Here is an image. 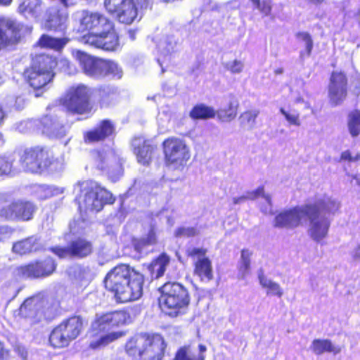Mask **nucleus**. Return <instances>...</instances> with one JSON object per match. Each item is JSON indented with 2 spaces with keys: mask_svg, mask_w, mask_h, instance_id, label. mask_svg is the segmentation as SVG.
Segmentation results:
<instances>
[{
  "mask_svg": "<svg viewBox=\"0 0 360 360\" xmlns=\"http://www.w3.org/2000/svg\"><path fill=\"white\" fill-rule=\"evenodd\" d=\"M195 274L200 277L202 280L210 281L212 279V263L207 257H202L196 261Z\"/></svg>",
  "mask_w": 360,
  "mask_h": 360,
  "instance_id": "obj_33",
  "label": "nucleus"
},
{
  "mask_svg": "<svg viewBox=\"0 0 360 360\" xmlns=\"http://www.w3.org/2000/svg\"><path fill=\"white\" fill-rule=\"evenodd\" d=\"M13 0H0V5L9 6Z\"/></svg>",
  "mask_w": 360,
  "mask_h": 360,
  "instance_id": "obj_62",
  "label": "nucleus"
},
{
  "mask_svg": "<svg viewBox=\"0 0 360 360\" xmlns=\"http://www.w3.org/2000/svg\"><path fill=\"white\" fill-rule=\"evenodd\" d=\"M56 264L51 258L42 262H37L18 269V274L25 278H37L50 276L55 271Z\"/></svg>",
  "mask_w": 360,
  "mask_h": 360,
  "instance_id": "obj_18",
  "label": "nucleus"
},
{
  "mask_svg": "<svg viewBox=\"0 0 360 360\" xmlns=\"http://www.w3.org/2000/svg\"><path fill=\"white\" fill-rule=\"evenodd\" d=\"M227 69L233 74L240 73L244 68V64L242 61L234 60L226 64Z\"/></svg>",
  "mask_w": 360,
  "mask_h": 360,
  "instance_id": "obj_51",
  "label": "nucleus"
},
{
  "mask_svg": "<svg viewBox=\"0 0 360 360\" xmlns=\"http://www.w3.org/2000/svg\"><path fill=\"white\" fill-rule=\"evenodd\" d=\"M207 250L204 248H192L187 250V255L191 257H196L198 260L205 257Z\"/></svg>",
  "mask_w": 360,
  "mask_h": 360,
  "instance_id": "obj_52",
  "label": "nucleus"
},
{
  "mask_svg": "<svg viewBox=\"0 0 360 360\" xmlns=\"http://www.w3.org/2000/svg\"><path fill=\"white\" fill-rule=\"evenodd\" d=\"M34 206L29 202L15 201L1 211V216L6 219L29 220L32 217Z\"/></svg>",
  "mask_w": 360,
  "mask_h": 360,
  "instance_id": "obj_20",
  "label": "nucleus"
},
{
  "mask_svg": "<svg viewBox=\"0 0 360 360\" xmlns=\"http://www.w3.org/2000/svg\"><path fill=\"white\" fill-rule=\"evenodd\" d=\"M40 191H44V195H40L41 198H49L53 195V191L51 187L49 186H42L39 187Z\"/></svg>",
  "mask_w": 360,
  "mask_h": 360,
  "instance_id": "obj_56",
  "label": "nucleus"
},
{
  "mask_svg": "<svg viewBox=\"0 0 360 360\" xmlns=\"http://www.w3.org/2000/svg\"><path fill=\"white\" fill-rule=\"evenodd\" d=\"M308 205L316 207V212L319 214H321V212L335 214L340 207V203L338 200L326 195L317 198L314 203Z\"/></svg>",
  "mask_w": 360,
  "mask_h": 360,
  "instance_id": "obj_28",
  "label": "nucleus"
},
{
  "mask_svg": "<svg viewBox=\"0 0 360 360\" xmlns=\"http://www.w3.org/2000/svg\"><path fill=\"white\" fill-rule=\"evenodd\" d=\"M79 41L89 46L106 51H114L120 46L119 37L114 24L98 33L89 32L79 39Z\"/></svg>",
  "mask_w": 360,
  "mask_h": 360,
  "instance_id": "obj_9",
  "label": "nucleus"
},
{
  "mask_svg": "<svg viewBox=\"0 0 360 360\" xmlns=\"http://www.w3.org/2000/svg\"><path fill=\"white\" fill-rule=\"evenodd\" d=\"M5 112L2 108L1 106H0V124L3 122L4 119L5 118Z\"/></svg>",
  "mask_w": 360,
  "mask_h": 360,
  "instance_id": "obj_61",
  "label": "nucleus"
},
{
  "mask_svg": "<svg viewBox=\"0 0 360 360\" xmlns=\"http://www.w3.org/2000/svg\"><path fill=\"white\" fill-rule=\"evenodd\" d=\"M347 77L342 72H333L328 86V97L333 105H340L347 96Z\"/></svg>",
  "mask_w": 360,
  "mask_h": 360,
  "instance_id": "obj_19",
  "label": "nucleus"
},
{
  "mask_svg": "<svg viewBox=\"0 0 360 360\" xmlns=\"http://www.w3.org/2000/svg\"><path fill=\"white\" fill-rule=\"evenodd\" d=\"M176 360H205L204 354L195 355L192 354L188 347L181 348L176 353Z\"/></svg>",
  "mask_w": 360,
  "mask_h": 360,
  "instance_id": "obj_47",
  "label": "nucleus"
},
{
  "mask_svg": "<svg viewBox=\"0 0 360 360\" xmlns=\"http://www.w3.org/2000/svg\"><path fill=\"white\" fill-rule=\"evenodd\" d=\"M200 230L197 227H179L174 231L176 237H193L198 235Z\"/></svg>",
  "mask_w": 360,
  "mask_h": 360,
  "instance_id": "obj_48",
  "label": "nucleus"
},
{
  "mask_svg": "<svg viewBox=\"0 0 360 360\" xmlns=\"http://www.w3.org/2000/svg\"><path fill=\"white\" fill-rule=\"evenodd\" d=\"M157 243V229L155 226H151L147 235L134 240L133 244L135 250L141 253L145 248L150 245H153Z\"/></svg>",
  "mask_w": 360,
  "mask_h": 360,
  "instance_id": "obj_32",
  "label": "nucleus"
},
{
  "mask_svg": "<svg viewBox=\"0 0 360 360\" xmlns=\"http://www.w3.org/2000/svg\"><path fill=\"white\" fill-rule=\"evenodd\" d=\"M24 74L30 86L36 89L44 87L54 76V73H48L43 70L37 71L30 68H27Z\"/></svg>",
  "mask_w": 360,
  "mask_h": 360,
  "instance_id": "obj_25",
  "label": "nucleus"
},
{
  "mask_svg": "<svg viewBox=\"0 0 360 360\" xmlns=\"http://www.w3.org/2000/svg\"><path fill=\"white\" fill-rule=\"evenodd\" d=\"M294 101H295V103H300L304 102L303 98L301 97L300 96H297V97H295Z\"/></svg>",
  "mask_w": 360,
  "mask_h": 360,
  "instance_id": "obj_63",
  "label": "nucleus"
},
{
  "mask_svg": "<svg viewBox=\"0 0 360 360\" xmlns=\"http://www.w3.org/2000/svg\"><path fill=\"white\" fill-rule=\"evenodd\" d=\"M122 75V69L117 63L110 60H104L102 79L105 77L120 79Z\"/></svg>",
  "mask_w": 360,
  "mask_h": 360,
  "instance_id": "obj_38",
  "label": "nucleus"
},
{
  "mask_svg": "<svg viewBox=\"0 0 360 360\" xmlns=\"http://www.w3.org/2000/svg\"><path fill=\"white\" fill-rule=\"evenodd\" d=\"M297 39L304 44L307 56H310L313 49V41L308 32H298L296 34Z\"/></svg>",
  "mask_w": 360,
  "mask_h": 360,
  "instance_id": "obj_49",
  "label": "nucleus"
},
{
  "mask_svg": "<svg viewBox=\"0 0 360 360\" xmlns=\"http://www.w3.org/2000/svg\"><path fill=\"white\" fill-rule=\"evenodd\" d=\"M8 352L0 342V360H8Z\"/></svg>",
  "mask_w": 360,
  "mask_h": 360,
  "instance_id": "obj_58",
  "label": "nucleus"
},
{
  "mask_svg": "<svg viewBox=\"0 0 360 360\" xmlns=\"http://www.w3.org/2000/svg\"><path fill=\"white\" fill-rule=\"evenodd\" d=\"M258 278L259 284L263 288L266 290V293L268 295H275L278 297H282L283 292L278 283L267 278L262 273L259 274Z\"/></svg>",
  "mask_w": 360,
  "mask_h": 360,
  "instance_id": "obj_37",
  "label": "nucleus"
},
{
  "mask_svg": "<svg viewBox=\"0 0 360 360\" xmlns=\"http://www.w3.org/2000/svg\"><path fill=\"white\" fill-rule=\"evenodd\" d=\"M160 306L165 314L177 316L182 314L190 302L186 288L179 283H167L160 288Z\"/></svg>",
  "mask_w": 360,
  "mask_h": 360,
  "instance_id": "obj_4",
  "label": "nucleus"
},
{
  "mask_svg": "<svg viewBox=\"0 0 360 360\" xmlns=\"http://www.w3.org/2000/svg\"><path fill=\"white\" fill-rule=\"evenodd\" d=\"M252 252L248 249L241 250L240 257L238 262L250 264Z\"/></svg>",
  "mask_w": 360,
  "mask_h": 360,
  "instance_id": "obj_54",
  "label": "nucleus"
},
{
  "mask_svg": "<svg viewBox=\"0 0 360 360\" xmlns=\"http://www.w3.org/2000/svg\"><path fill=\"white\" fill-rule=\"evenodd\" d=\"M73 192L81 210L98 212L105 204H112L115 201L111 193L90 181L79 182L75 186Z\"/></svg>",
  "mask_w": 360,
  "mask_h": 360,
  "instance_id": "obj_2",
  "label": "nucleus"
},
{
  "mask_svg": "<svg viewBox=\"0 0 360 360\" xmlns=\"http://www.w3.org/2000/svg\"><path fill=\"white\" fill-rule=\"evenodd\" d=\"M46 304V300L41 295L27 298L20 307V314L25 317L35 319L44 313Z\"/></svg>",
  "mask_w": 360,
  "mask_h": 360,
  "instance_id": "obj_21",
  "label": "nucleus"
},
{
  "mask_svg": "<svg viewBox=\"0 0 360 360\" xmlns=\"http://www.w3.org/2000/svg\"><path fill=\"white\" fill-rule=\"evenodd\" d=\"M134 153L139 163L148 165L150 162L154 147L142 137H136L131 141Z\"/></svg>",
  "mask_w": 360,
  "mask_h": 360,
  "instance_id": "obj_22",
  "label": "nucleus"
},
{
  "mask_svg": "<svg viewBox=\"0 0 360 360\" xmlns=\"http://www.w3.org/2000/svg\"><path fill=\"white\" fill-rule=\"evenodd\" d=\"M165 164L174 170H182L191 158L190 148L185 140L170 137L164 141Z\"/></svg>",
  "mask_w": 360,
  "mask_h": 360,
  "instance_id": "obj_5",
  "label": "nucleus"
},
{
  "mask_svg": "<svg viewBox=\"0 0 360 360\" xmlns=\"http://www.w3.org/2000/svg\"><path fill=\"white\" fill-rule=\"evenodd\" d=\"M259 196H262L266 203H268L269 207H266L265 209L262 210V211L265 213H267L268 212H270L271 210V196L269 194H266L264 191L263 187L258 188L256 191L249 193L248 195H242L240 197H235L233 198V202L235 205L240 204L243 202H245L247 199H255Z\"/></svg>",
  "mask_w": 360,
  "mask_h": 360,
  "instance_id": "obj_34",
  "label": "nucleus"
},
{
  "mask_svg": "<svg viewBox=\"0 0 360 360\" xmlns=\"http://www.w3.org/2000/svg\"><path fill=\"white\" fill-rule=\"evenodd\" d=\"M307 205L284 210L275 216L273 226L278 229H294L302 225L307 217Z\"/></svg>",
  "mask_w": 360,
  "mask_h": 360,
  "instance_id": "obj_12",
  "label": "nucleus"
},
{
  "mask_svg": "<svg viewBox=\"0 0 360 360\" xmlns=\"http://www.w3.org/2000/svg\"><path fill=\"white\" fill-rule=\"evenodd\" d=\"M68 19V15L64 12L53 11L50 13L46 23L45 27L49 30L62 29Z\"/></svg>",
  "mask_w": 360,
  "mask_h": 360,
  "instance_id": "obj_36",
  "label": "nucleus"
},
{
  "mask_svg": "<svg viewBox=\"0 0 360 360\" xmlns=\"http://www.w3.org/2000/svg\"><path fill=\"white\" fill-rule=\"evenodd\" d=\"M165 347L163 338L158 334H139L125 345L126 352L141 360H161Z\"/></svg>",
  "mask_w": 360,
  "mask_h": 360,
  "instance_id": "obj_3",
  "label": "nucleus"
},
{
  "mask_svg": "<svg viewBox=\"0 0 360 360\" xmlns=\"http://www.w3.org/2000/svg\"><path fill=\"white\" fill-rule=\"evenodd\" d=\"M124 335V333L117 331L101 335L98 338L91 340L89 343V347L93 349H101L107 346L110 342L122 337Z\"/></svg>",
  "mask_w": 360,
  "mask_h": 360,
  "instance_id": "obj_35",
  "label": "nucleus"
},
{
  "mask_svg": "<svg viewBox=\"0 0 360 360\" xmlns=\"http://www.w3.org/2000/svg\"><path fill=\"white\" fill-rule=\"evenodd\" d=\"M127 314L122 311H116L101 315H96L91 323V332L97 335L100 332L109 330L114 326L126 323Z\"/></svg>",
  "mask_w": 360,
  "mask_h": 360,
  "instance_id": "obj_16",
  "label": "nucleus"
},
{
  "mask_svg": "<svg viewBox=\"0 0 360 360\" xmlns=\"http://www.w3.org/2000/svg\"><path fill=\"white\" fill-rule=\"evenodd\" d=\"M91 91L84 85L71 87L60 98L61 104L70 112L84 114L91 110L89 98Z\"/></svg>",
  "mask_w": 360,
  "mask_h": 360,
  "instance_id": "obj_8",
  "label": "nucleus"
},
{
  "mask_svg": "<svg viewBox=\"0 0 360 360\" xmlns=\"http://www.w3.org/2000/svg\"><path fill=\"white\" fill-rule=\"evenodd\" d=\"M49 150L46 147L34 146L25 148L20 155V162L24 170L32 173L48 167L51 164Z\"/></svg>",
  "mask_w": 360,
  "mask_h": 360,
  "instance_id": "obj_10",
  "label": "nucleus"
},
{
  "mask_svg": "<svg viewBox=\"0 0 360 360\" xmlns=\"http://www.w3.org/2000/svg\"><path fill=\"white\" fill-rule=\"evenodd\" d=\"M67 42L68 40L65 39L55 38L47 34H43L39 39L37 44L41 47L60 50Z\"/></svg>",
  "mask_w": 360,
  "mask_h": 360,
  "instance_id": "obj_40",
  "label": "nucleus"
},
{
  "mask_svg": "<svg viewBox=\"0 0 360 360\" xmlns=\"http://www.w3.org/2000/svg\"><path fill=\"white\" fill-rule=\"evenodd\" d=\"M310 349L316 355H321L324 352L339 354L341 348L339 346L334 345L330 340L328 339H315L311 342Z\"/></svg>",
  "mask_w": 360,
  "mask_h": 360,
  "instance_id": "obj_30",
  "label": "nucleus"
},
{
  "mask_svg": "<svg viewBox=\"0 0 360 360\" xmlns=\"http://www.w3.org/2000/svg\"><path fill=\"white\" fill-rule=\"evenodd\" d=\"M347 127L352 137L360 134V111L354 110L349 114Z\"/></svg>",
  "mask_w": 360,
  "mask_h": 360,
  "instance_id": "obj_43",
  "label": "nucleus"
},
{
  "mask_svg": "<svg viewBox=\"0 0 360 360\" xmlns=\"http://www.w3.org/2000/svg\"><path fill=\"white\" fill-rule=\"evenodd\" d=\"M280 112L284 116L289 125L300 127L301 125L300 114L295 110H286L283 108H280Z\"/></svg>",
  "mask_w": 360,
  "mask_h": 360,
  "instance_id": "obj_46",
  "label": "nucleus"
},
{
  "mask_svg": "<svg viewBox=\"0 0 360 360\" xmlns=\"http://www.w3.org/2000/svg\"><path fill=\"white\" fill-rule=\"evenodd\" d=\"M250 269V264H245L238 262V278L243 279L249 274Z\"/></svg>",
  "mask_w": 360,
  "mask_h": 360,
  "instance_id": "obj_53",
  "label": "nucleus"
},
{
  "mask_svg": "<svg viewBox=\"0 0 360 360\" xmlns=\"http://www.w3.org/2000/svg\"><path fill=\"white\" fill-rule=\"evenodd\" d=\"M93 247L91 242L84 238H77L72 241L67 247H54L51 251L59 258L87 257L92 252Z\"/></svg>",
  "mask_w": 360,
  "mask_h": 360,
  "instance_id": "obj_15",
  "label": "nucleus"
},
{
  "mask_svg": "<svg viewBox=\"0 0 360 360\" xmlns=\"http://www.w3.org/2000/svg\"><path fill=\"white\" fill-rule=\"evenodd\" d=\"M94 157L97 167L101 170L110 169L116 162L112 152H96Z\"/></svg>",
  "mask_w": 360,
  "mask_h": 360,
  "instance_id": "obj_39",
  "label": "nucleus"
},
{
  "mask_svg": "<svg viewBox=\"0 0 360 360\" xmlns=\"http://www.w3.org/2000/svg\"><path fill=\"white\" fill-rule=\"evenodd\" d=\"M18 11L25 17L37 18L42 11L41 0H22Z\"/></svg>",
  "mask_w": 360,
  "mask_h": 360,
  "instance_id": "obj_31",
  "label": "nucleus"
},
{
  "mask_svg": "<svg viewBox=\"0 0 360 360\" xmlns=\"http://www.w3.org/2000/svg\"><path fill=\"white\" fill-rule=\"evenodd\" d=\"M214 115L215 112L212 108L202 104L195 106L190 112V116L193 119H208Z\"/></svg>",
  "mask_w": 360,
  "mask_h": 360,
  "instance_id": "obj_44",
  "label": "nucleus"
},
{
  "mask_svg": "<svg viewBox=\"0 0 360 360\" xmlns=\"http://www.w3.org/2000/svg\"><path fill=\"white\" fill-rule=\"evenodd\" d=\"M15 171L13 169V161L6 157H0V174H8Z\"/></svg>",
  "mask_w": 360,
  "mask_h": 360,
  "instance_id": "obj_50",
  "label": "nucleus"
},
{
  "mask_svg": "<svg viewBox=\"0 0 360 360\" xmlns=\"http://www.w3.org/2000/svg\"><path fill=\"white\" fill-rule=\"evenodd\" d=\"M105 286L121 302L139 299L143 293V276L129 265L120 264L105 276Z\"/></svg>",
  "mask_w": 360,
  "mask_h": 360,
  "instance_id": "obj_1",
  "label": "nucleus"
},
{
  "mask_svg": "<svg viewBox=\"0 0 360 360\" xmlns=\"http://www.w3.org/2000/svg\"><path fill=\"white\" fill-rule=\"evenodd\" d=\"M169 263V257L165 254H162L159 257L152 263L151 268L153 274H155V277L159 278L165 274L166 267Z\"/></svg>",
  "mask_w": 360,
  "mask_h": 360,
  "instance_id": "obj_45",
  "label": "nucleus"
},
{
  "mask_svg": "<svg viewBox=\"0 0 360 360\" xmlns=\"http://www.w3.org/2000/svg\"><path fill=\"white\" fill-rule=\"evenodd\" d=\"M177 41L173 34L162 36L157 46L160 53L158 61L162 68V64L169 60L171 55L175 51Z\"/></svg>",
  "mask_w": 360,
  "mask_h": 360,
  "instance_id": "obj_24",
  "label": "nucleus"
},
{
  "mask_svg": "<svg viewBox=\"0 0 360 360\" xmlns=\"http://www.w3.org/2000/svg\"><path fill=\"white\" fill-rule=\"evenodd\" d=\"M342 160H348L349 162H357L360 160V153H356L353 156L349 150H345L341 154Z\"/></svg>",
  "mask_w": 360,
  "mask_h": 360,
  "instance_id": "obj_55",
  "label": "nucleus"
},
{
  "mask_svg": "<svg viewBox=\"0 0 360 360\" xmlns=\"http://www.w3.org/2000/svg\"><path fill=\"white\" fill-rule=\"evenodd\" d=\"M282 73H283V69H281V68H279V69H277L275 70V74H276V75L282 74Z\"/></svg>",
  "mask_w": 360,
  "mask_h": 360,
  "instance_id": "obj_64",
  "label": "nucleus"
},
{
  "mask_svg": "<svg viewBox=\"0 0 360 360\" xmlns=\"http://www.w3.org/2000/svg\"><path fill=\"white\" fill-rule=\"evenodd\" d=\"M307 215L309 226L307 229L308 236L315 242L321 243L328 234L330 226V220L323 214L316 212V207L307 205Z\"/></svg>",
  "mask_w": 360,
  "mask_h": 360,
  "instance_id": "obj_13",
  "label": "nucleus"
},
{
  "mask_svg": "<svg viewBox=\"0 0 360 360\" xmlns=\"http://www.w3.org/2000/svg\"><path fill=\"white\" fill-rule=\"evenodd\" d=\"M115 166L119 169V171H116V174H114L113 171H108V172L110 178L112 179V181H117L118 179V178L120 176H122V171L120 168V166L118 164H116Z\"/></svg>",
  "mask_w": 360,
  "mask_h": 360,
  "instance_id": "obj_57",
  "label": "nucleus"
},
{
  "mask_svg": "<svg viewBox=\"0 0 360 360\" xmlns=\"http://www.w3.org/2000/svg\"><path fill=\"white\" fill-rule=\"evenodd\" d=\"M104 6L120 22L129 25L136 19L139 8L147 7L148 0H105Z\"/></svg>",
  "mask_w": 360,
  "mask_h": 360,
  "instance_id": "obj_7",
  "label": "nucleus"
},
{
  "mask_svg": "<svg viewBox=\"0 0 360 360\" xmlns=\"http://www.w3.org/2000/svg\"><path fill=\"white\" fill-rule=\"evenodd\" d=\"M56 65L57 62L54 58L46 54H39L33 57L32 65L29 68L53 73V70Z\"/></svg>",
  "mask_w": 360,
  "mask_h": 360,
  "instance_id": "obj_29",
  "label": "nucleus"
},
{
  "mask_svg": "<svg viewBox=\"0 0 360 360\" xmlns=\"http://www.w3.org/2000/svg\"><path fill=\"white\" fill-rule=\"evenodd\" d=\"M352 257L355 261L360 259V247H356L352 252Z\"/></svg>",
  "mask_w": 360,
  "mask_h": 360,
  "instance_id": "obj_59",
  "label": "nucleus"
},
{
  "mask_svg": "<svg viewBox=\"0 0 360 360\" xmlns=\"http://www.w3.org/2000/svg\"><path fill=\"white\" fill-rule=\"evenodd\" d=\"M198 348H199V354H204V353L207 350L206 346H205L203 345H199Z\"/></svg>",
  "mask_w": 360,
  "mask_h": 360,
  "instance_id": "obj_60",
  "label": "nucleus"
},
{
  "mask_svg": "<svg viewBox=\"0 0 360 360\" xmlns=\"http://www.w3.org/2000/svg\"><path fill=\"white\" fill-rule=\"evenodd\" d=\"M75 16L79 24V30L82 31L88 30H92L93 33H98L113 24L104 14L99 12L82 10L77 11Z\"/></svg>",
  "mask_w": 360,
  "mask_h": 360,
  "instance_id": "obj_14",
  "label": "nucleus"
},
{
  "mask_svg": "<svg viewBox=\"0 0 360 360\" xmlns=\"http://www.w3.org/2000/svg\"><path fill=\"white\" fill-rule=\"evenodd\" d=\"M83 322L79 316H72L63 321L51 332L49 342L54 347H63L81 333Z\"/></svg>",
  "mask_w": 360,
  "mask_h": 360,
  "instance_id": "obj_6",
  "label": "nucleus"
},
{
  "mask_svg": "<svg viewBox=\"0 0 360 360\" xmlns=\"http://www.w3.org/2000/svg\"><path fill=\"white\" fill-rule=\"evenodd\" d=\"M238 108V103L237 101H231L227 108L219 109L215 114L220 121L229 122L236 118Z\"/></svg>",
  "mask_w": 360,
  "mask_h": 360,
  "instance_id": "obj_41",
  "label": "nucleus"
},
{
  "mask_svg": "<svg viewBox=\"0 0 360 360\" xmlns=\"http://www.w3.org/2000/svg\"><path fill=\"white\" fill-rule=\"evenodd\" d=\"M74 56L86 76L102 79L104 59L91 56L81 51L74 52Z\"/></svg>",
  "mask_w": 360,
  "mask_h": 360,
  "instance_id": "obj_17",
  "label": "nucleus"
},
{
  "mask_svg": "<svg viewBox=\"0 0 360 360\" xmlns=\"http://www.w3.org/2000/svg\"><path fill=\"white\" fill-rule=\"evenodd\" d=\"M114 131V126L109 120H103L96 129L86 133L84 140L86 143H94L103 140Z\"/></svg>",
  "mask_w": 360,
  "mask_h": 360,
  "instance_id": "obj_26",
  "label": "nucleus"
},
{
  "mask_svg": "<svg viewBox=\"0 0 360 360\" xmlns=\"http://www.w3.org/2000/svg\"><path fill=\"white\" fill-rule=\"evenodd\" d=\"M32 30V27L24 26L15 20L0 16V49L16 43Z\"/></svg>",
  "mask_w": 360,
  "mask_h": 360,
  "instance_id": "obj_11",
  "label": "nucleus"
},
{
  "mask_svg": "<svg viewBox=\"0 0 360 360\" xmlns=\"http://www.w3.org/2000/svg\"><path fill=\"white\" fill-rule=\"evenodd\" d=\"M41 248L40 240L36 236H32L15 243L13 251L20 255L36 252Z\"/></svg>",
  "mask_w": 360,
  "mask_h": 360,
  "instance_id": "obj_27",
  "label": "nucleus"
},
{
  "mask_svg": "<svg viewBox=\"0 0 360 360\" xmlns=\"http://www.w3.org/2000/svg\"><path fill=\"white\" fill-rule=\"evenodd\" d=\"M259 114L257 109L249 110L243 112L239 117L240 126L248 130L252 129L256 124V119Z\"/></svg>",
  "mask_w": 360,
  "mask_h": 360,
  "instance_id": "obj_42",
  "label": "nucleus"
},
{
  "mask_svg": "<svg viewBox=\"0 0 360 360\" xmlns=\"http://www.w3.org/2000/svg\"><path fill=\"white\" fill-rule=\"evenodd\" d=\"M40 122L43 134L50 138L60 139L66 134L65 127L55 116L46 115L41 120Z\"/></svg>",
  "mask_w": 360,
  "mask_h": 360,
  "instance_id": "obj_23",
  "label": "nucleus"
}]
</instances>
